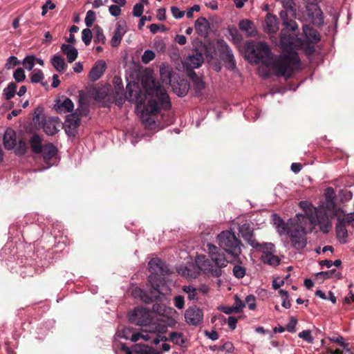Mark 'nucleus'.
Segmentation results:
<instances>
[{
  "label": "nucleus",
  "mask_w": 354,
  "mask_h": 354,
  "mask_svg": "<svg viewBox=\"0 0 354 354\" xmlns=\"http://www.w3.org/2000/svg\"><path fill=\"white\" fill-rule=\"evenodd\" d=\"M239 27L242 31L245 32L247 36H254L256 35V28L250 20H241L239 24Z\"/></svg>",
  "instance_id": "b1692460"
},
{
  "label": "nucleus",
  "mask_w": 354,
  "mask_h": 354,
  "mask_svg": "<svg viewBox=\"0 0 354 354\" xmlns=\"http://www.w3.org/2000/svg\"><path fill=\"white\" fill-rule=\"evenodd\" d=\"M195 29L201 36L205 37L208 34L209 23L205 17H200L195 21Z\"/></svg>",
  "instance_id": "412c9836"
},
{
  "label": "nucleus",
  "mask_w": 354,
  "mask_h": 354,
  "mask_svg": "<svg viewBox=\"0 0 354 354\" xmlns=\"http://www.w3.org/2000/svg\"><path fill=\"white\" fill-rule=\"evenodd\" d=\"M234 308L237 311V313H240L242 311L243 308L245 307V302L243 301L237 295L234 297V304L233 305Z\"/></svg>",
  "instance_id": "3c124183"
},
{
  "label": "nucleus",
  "mask_w": 354,
  "mask_h": 354,
  "mask_svg": "<svg viewBox=\"0 0 354 354\" xmlns=\"http://www.w3.org/2000/svg\"><path fill=\"white\" fill-rule=\"evenodd\" d=\"M245 305L248 304L250 310H254L256 308L255 297L253 295H248L245 300Z\"/></svg>",
  "instance_id": "5fc2aeb1"
},
{
  "label": "nucleus",
  "mask_w": 354,
  "mask_h": 354,
  "mask_svg": "<svg viewBox=\"0 0 354 354\" xmlns=\"http://www.w3.org/2000/svg\"><path fill=\"white\" fill-rule=\"evenodd\" d=\"M44 78V75L43 72L39 69L34 70L30 75V80L32 83L40 82L43 86H47L48 84L42 82Z\"/></svg>",
  "instance_id": "2f4dec72"
},
{
  "label": "nucleus",
  "mask_w": 354,
  "mask_h": 354,
  "mask_svg": "<svg viewBox=\"0 0 354 354\" xmlns=\"http://www.w3.org/2000/svg\"><path fill=\"white\" fill-rule=\"evenodd\" d=\"M343 221L344 223L354 227V212H351L345 215L343 218Z\"/></svg>",
  "instance_id": "680f3d73"
},
{
  "label": "nucleus",
  "mask_w": 354,
  "mask_h": 354,
  "mask_svg": "<svg viewBox=\"0 0 354 354\" xmlns=\"http://www.w3.org/2000/svg\"><path fill=\"white\" fill-rule=\"evenodd\" d=\"M17 144L16 133L10 128L7 129L3 136V145L7 149H13Z\"/></svg>",
  "instance_id": "6ab92c4d"
},
{
  "label": "nucleus",
  "mask_w": 354,
  "mask_h": 354,
  "mask_svg": "<svg viewBox=\"0 0 354 354\" xmlns=\"http://www.w3.org/2000/svg\"><path fill=\"white\" fill-rule=\"evenodd\" d=\"M62 51L66 55L68 62L71 63L74 62L77 57V50L69 44H62L61 46Z\"/></svg>",
  "instance_id": "393cba45"
},
{
  "label": "nucleus",
  "mask_w": 354,
  "mask_h": 354,
  "mask_svg": "<svg viewBox=\"0 0 354 354\" xmlns=\"http://www.w3.org/2000/svg\"><path fill=\"white\" fill-rule=\"evenodd\" d=\"M149 269L151 272V274L149 276V282L152 288L160 294H167L169 290L162 283L160 276H165L169 273L167 266L160 259L153 258L149 262Z\"/></svg>",
  "instance_id": "39448f33"
},
{
  "label": "nucleus",
  "mask_w": 354,
  "mask_h": 354,
  "mask_svg": "<svg viewBox=\"0 0 354 354\" xmlns=\"http://www.w3.org/2000/svg\"><path fill=\"white\" fill-rule=\"evenodd\" d=\"M297 323V319L292 317L290 318V322L286 326L287 330L290 333L294 332Z\"/></svg>",
  "instance_id": "69168bd1"
},
{
  "label": "nucleus",
  "mask_w": 354,
  "mask_h": 354,
  "mask_svg": "<svg viewBox=\"0 0 354 354\" xmlns=\"http://www.w3.org/2000/svg\"><path fill=\"white\" fill-rule=\"evenodd\" d=\"M61 126L62 123L58 118H48L44 120L41 128L46 134L53 136Z\"/></svg>",
  "instance_id": "2eb2a0df"
},
{
  "label": "nucleus",
  "mask_w": 354,
  "mask_h": 354,
  "mask_svg": "<svg viewBox=\"0 0 354 354\" xmlns=\"http://www.w3.org/2000/svg\"><path fill=\"white\" fill-rule=\"evenodd\" d=\"M153 313L143 308H137L129 314L131 323L139 326H147L153 319Z\"/></svg>",
  "instance_id": "6e6552de"
},
{
  "label": "nucleus",
  "mask_w": 354,
  "mask_h": 354,
  "mask_svg": "<svg viewBox=\"0 0 354 354\" xmlns=\"http://www.w3.org/2000/svg\"><path fill=\"white\" fill-rule=\"evenodd\" d=\"M315 226L318 225L319 230L324 233H328L332 229L331 219L326 210L319 209L315 214Z\"/></svg>",
  "instance_id": "9b49d317"
},
{
  "label": "nucleus",
  "mask_w": 354,
  "mask_h": 354,
  "mask_svg": "<svg viewBox=\"0 0 354 354\" xmlns=\"http://www.w3.org/2000/svg\"><path fill=\"white\" fill-rule=\"evenodd\" d=\"M142 84L151 98L147 103L139 102L136 105V112L147 128L152 129L155 125L156 117L161 109H167L171 106L169 96L165 88L152 77H147Z\"/></svg>",
  "instance_id": "f03ea898"
},
{
  "label": "nucleus",
  "mask_w": 354,
  "mask_h": 354,
  "mask_svg": "<svg viewBox=\"0 0 354 354\" xmlns=\"http://www.w3.org/2000/svg\"><path fill=\"white\" fill-rule=\"evenodd\" d=\"M178 272L183 277L195 278L196 274L192 272L190 268L187 266H180L178 268Z\"/></svg>",
  "instance_id": "49530a36"
},
{
  "label": "nucleus",
  "mask_w": 354,
  "mask_h": 354,
  "mask_svg": "<svg viewBox=\"0 0 354 354\" xmlns=\"http://www.w3.org/2000/svg\"><path fill=\"white\" fill-rule=\"evenodd\" d=\"M230 34L231 37H232V39L234 43L239 44L241 42L242 37L236 29L230 30Z\"/></svg>",
  "instance_id": "bf43d9fd"
},
{
  "label": "nucleus",
  "mask_w": 354,
  "mask_h": 354,
  "mask_svg": "<svg viewBox=\"0 0 354 354\" xmlns=\"http://www.w3.org/2000/svg\"><path fill=\"white\" fill-rule=\"evenodd\" d=\"M279 1L283 7V10L279 12L283 25L290 30H295L297 28L296 22L288 18L289 16L296 17L297 6L295 0H279Z\"/></svg>",
  "instance_id": "0eeeda50"
},
{
  "label": "nucleus",
  "mask_w": 354,
  "mask_h": 354,
  "mask_svg": "<svg viewBox=\"0 0 354 354\" xmlns=\"http://www.w3.org/2000/svg\"><path fill=\"white\" fill-rule=\"evenodd\" d=\"M284 234H288L290 237L291 245L297 250H303L307 244L306 234L296 229H290L287 227V230Z\"/></svg>",
  "instance_id": "1a4fd4ad"
},
{
  "label": "nucleus",
  "mask_w": 354,
  "mask_h": 354,
  "mask_svg": "<svg viewBox=\"0 0 354 354\" xmlns=\"http://www.w3.org/2000/svg\"><path fill=\"white\" fill-rule=\"evenodd\" d=\"M171 12L174 17L176 19H180L185 15V12L180 10L177 7H171Z\"/></svg>",
  "instance_id": "052dcab7"
},
{
  "label": "nucleus",
  "mask_w": 354,
  "mask_h": 354,
  "mask_svg": "<svg viewBox=\"0 0 354 354\" xmlns=\"http://www.w3.org/2000/svg\"><path fill=\"white\" fill-rule=\"evenodd\" d=\"M144 10V6L141 3H136L133 6V15L135 17H141Z\"/></svg>",
  "instance_id": "4d7b16f0"
},
{
  "label": "nucleus",
  "mask_w": 354,
  "mask_h": 354,
  "mask_svg": "<svg viewBox=\"0 0 354 354\" xmlns=\"http://www.w3.org/2000/svg\"><path fill=\"white\" fill-rule=\"evenodd\" d=\"M261 261L265 263L272 266H278L281 259L274 252L266 254H262L261 257Z\"/></svg>",
  "instance_id": "a878e982"
},
{
  "label": "nucleus",
  "mask_w": 354,
  "mask_h": 354,
  "mask_svg": "<svg viewBox=\"0 0 354 354\" xmlns=\"http://www.w3.org/2000/svg\"><path fill=\"white\" fill-rule=\"evenodd\" d=\"M17 85L15 83H10L3 89V95L6 100H10L14 97L16 92Z\"/></svg>",
  "instance_id": "4c0bfd02"
},
{
  "label": "nucleus",
  "mask_w": 354,
  "mask_h": 354,
  "mask_svg": "<svg viewBox=\"0 0 354 354\" xmlns=\"http://www.w3.org/2000/svg\"><path fill=\"white\" fill-rule=\"evenodd\" d=\"M280 47L284 54L274 57L265 41H251L247 43L245 53L250 62L262 64L259 68L260 75L268 77L274 74L288 78L294 71L301 68L300 59L294 50L301 48L307 55H311L315 51L314 47L309 44L284 33L281 35Z\"/></svg>",
  "instance_id": "f257e3e1"
},
{
  "label": "nucleus",
  "mask_w": 354,
  "mask_h": 354,
  "mask_svg": "<svg viewBox=\"0 0 354 354\" xmlns=\"http://www.w3.org/2000/svg\"><path fill=\"white\" fill-rule=\"evenodd\" d=\"M148 326V329L145 330V333H163L165 330V327L164 325L158 324L155 322H151L150 324L147 325ZM144 332V330L142 331Z\"/></svg>",
  "instance_id": "72a5a7b5"
},
{
  "label": "nucleus",
  "mask_w": 354,
  "mask_h": 354,
  "mask_svg": "<svg viewBox=\"0 0 354 354\" xmlns=\"http://www.w3.org/2000/svg\"><path fill=\"white\" fill-rule=\"evenodd\" d=\"M253 248L259 250L262 252V254L274 252V245L271 243H259L258 246Z\"/></svg>",
  "instance_id": "e433bc0d"
},
{
  "label": "nucleus",
  "mask_w": 354,
  "mask_h": 354,
  "mask_svg": "<svg viewBox=\"0 0 354 354\" xmlns=\"http://www.w3.org/2000/svg\"><path fill=\"white\" fill-rule=\"evenodd\" d=\"M170 340L179 346H183L185 343V340L183 337V335L180 333H171L170 334Z\"/></svg>",
  "instance_id": "58836bf2"
},
{
  "label": "nucleus",
  "mask_w": 354,
  "mask_h": 354,
  "mask_svg": "<svg viewBox=\"0 0 354 354\" xmlns=\"http://www.w3.org/2000/svg\"><path fill=\"white\" fill-rule=\"evenodd\" d=\"M82 39L86 46L90 44L92 39V32L89 28H85L82 30Z\"/></svg>",
  "instance_id": "a18cd8bd"
},
{
  "label": "nucleus",
  "mask_w": 354,
  "mask_h": 354,
  "mask_svg": "<svg viewBox=\"0 0 354 354\" xmlns=\"http://www.w3.org/2000/svg\"><path fill=\"white\" fill-rule=\"evenodd\" d=\"M55 8V5L50 0L47 1L42 6L41 15H45L48 10H53Z\"/></svg>",
  "instance_id": "13d9d810"
},
{
  "label": "nucleus",
  "mask_w": 354,
  "mask_h": 354,
  "mask_svg": "<svg viewBox=\"0 0 354 354\" xmlns=\"http://www.w3.org/2000/svg\"><path fill=\"white\" fill-rule=\"evenodd\" d=\"M126 32L125 28L122 24H118L116 27L114 35L111 40V44L113 47H117L120 45L121 40Z\"/></svg>",
  "instance_id": "5701e85b"
},
{
  "label": "nucleus",
  "mask_w": 354,
  "mask_h": 354,
  "mask_svg": "<svg viewBox=\"0 0 354 354\" xmlns=\"http://www.w3.org/2000/svg\"><path fill=\"white\" fill-rule=\"evenodd\" d=\"M95 19H96L95 12L93 10L87 11L86 17L84 19V22H85L86 26L88 28H90L93 26Z\"/></svg>",
  "instance_id": "37998d69"
},
{
  "label": "nucleus",
  "mask_w": 354,
  "mask_h": 354,
  "mask_svg": "<svg viewBox=\"0 0 354 354\" xmlns=\"http://www.w3.org/2000/svg\"><path fill=\"white\" fill-rule=\"evenodd\" d=\"M56 148L52 144H48L43 147L41 153L45 160L52 158L56 154Z\"/></svg>",
  "instance_id": "7c9ffc66"
},
{
  "label": "nucleus",
  "mask_w": 354,
  "mask_h": 354,
  "mask_svg": "<svg viewBox=\"0 0 354 354\" xmlns=\"http://www.w3.org/2000/svg\"><path fill=\"white\" fill-rule=\"evenodd\" d=\"M216 239L219 246L228 255H231L234 259H240L239 257L242 252L243 244L234 232L230 230L223 231L218 234Z\"/></svg>",
  "instance_id": "423d86ee"
},
{
  "label": "nucleus",
  "mask_w": 354,
  "mask_h": 354,
  "mask_svg": "<svg viewBox=\"0 0 354 354\" xmlns=\"http://www.w3.org/2000/svg\"><path fill=\"white\" fill-rule=\"evenodd\" d=\"M335 274L338 279L341 278L340 273H336V270L333 269L329 271L320 272L317 274V277L318 278H322L323 279H330L333 277V276Z\"/></svg>",
  "instance_id": "ea45409f"
},
{
  "label": "nucleus",
  "mask_w": 354,
  "mask_h": 354,
  "mask_svg": "<svg viewBox=\"0 0 354 354\" xmlns=\"http://www.w3.org/2000/svg\"><path fill=\"white\" fill-rule=\"evenodd\" d=\"M303 32L306 38V41H304L315 48L314 44L320 40L319 33L315 29L307 25L303 27Z\"/></svg>",
  "instance_id": "a211bd4d"
},
{
  "label": "nucleus",
  "mask_w": 354,
  "mask_h": 354,
  "mask_svg": "<svg viewBox=\"0 0 354 354\" xmlns=\"http://www.w3.org/2000/svg\"><path fill=\"white\" fill-rule=\"evenodd\" d=\"M122 6H119L118 4L116 5H111L109 8V13L113 16V17H118L121 15V8Z\"/></svg>",
  "instance_id": "864d4df0"
},
{
  "label": "nucleus",
  "mask_w": 354,
  "mask_h": 354,
  "mask_svg": "<svg viewBox=\"0 0 354 354\" xmlns=\"http://www.w3.org/2000/svg\"><path fill=\"white\" fill-rule=\"evenodd\" d=\"M272 216L274 225L280 235L286 233L287 227L308 234L311 232L315 227V216H307L302 214H297L294 218L289 219L286 223L277 214Z\"/></svg>",
  "instance_id": "20e7f679"
},
{
  "label": "nucleus",
  "mask_w": 354,
  "mask_h": 354,
  "mask_svg": "<svg viewBox=\"0 0 354 354\" xmlns=\"http://www.w3.org/2000/svg\"><path fill=\"white\" fill-rule=\"evenodd\" d=\"M174 305L178 309L183 308L185 305L184 298L182 296L176 297L174 298Z\"/></svg>",
  "instance_id": "e2e57ef3"
},
{
  "label": "nucleus",
  "mask_w": 354,
  "mask_h": 354,
  "mask_svg": "<svg viewBox=\"0 0 354 354\" xmlns=\"http://www.w3.org/2000/svg\"><path fill=\"white\" fill-rule=\"evenodd\" d=\"M30 144L32 150L35 153H41L43 147H41V138L37 134L33 135L30 140Z\"/></svg>",
  "instance_id": "c756f323"
},
{
  "label": "nucleus",
  "mask_w": 354,
  "mask_h": 354,
  "mask_svg": "<svg viewBox=\"0 0 354 354\" xmlns=\"http://www.w3.org/2000/svg\"><path fill=\"white\" fill-rule=\"evenodd\" d=\"M203 61V55L197 50H194L185 59L184 65L188 69L198 68L201 66Z\"/></svg>",
  "instance_id": "4468645a"
},
{
  "label": "nucleus",
  "mask_w": 354,
  "mask_h": 354,
  "mask_svg": "<svg viewBox=\"0 0 354 354\" xmlns=\"http://www.w3.org/2000/svg\"><path fill=\"white\" fill-rule=\"evenodd\" d=\"M301 209L304 212V215L307 216H315V214L318 211V208L315 207L310 203L304 201H301L299 204Z\"/></svg>",
  "instance_id": "bb28decb"
},
{
  "label": "nucleus",
  "mask_w": 354,
  "mask_h": 354,
  "mask_svg": "<svg viewBox=\"0 0 354 354\" xmlns=\"http://www.w3.org/2000/svg\"><path fill=\"white\" fill-rule=\"evenodd\" d=\"M337 237L341 243H345L346 242V238L348 236L347 230L344 225L339 223L336 227Z\"/></svg>",
  "instance_id": "473e14b6"
},
{
  "label": "nucleus",
  "mask_w": 354,
  "mask_h": 354,
  "mask_svg": "<svg viewBox=\"0 0 354 354\" xmlns=\"http://www.w3.org/2000/svg\"><path fill=\"white\" fill-rule=\"evenodd\" d=\"M237 321H238V319L235 317L230 316L228 317L227 324H228L229 327L232 330L235 329V328L236 326Z\"/></svg>",
  "instance_id": "774afa93"
},
{
  "label": "nucleus",
  "mask_w": 354,
  "mask_h": 354,
  "mask_svg": "<svg viewBox=\"0 0 354 354\" xmlns=\"http://www.w3.org/2000/svg\"><path fill=\"white\" fill-rule=\"evenodd\" d=\"M299 337L303 339L308 343H312L313 338L311 335V332L309 330H306L300 332L298 335Z\"/></svg>",
  "instance_id": "8fccbe9b"
},
{
  "label": "nucleus",
  "mask_w": 354,
  "mask_h": 354,
  "mask_svg": "<svg viewBox=\"0 0 354 354\" xmlns=\"http://www.w3.org/2000/svg\"><path fill=\"white\" fill-rule=\"evenodd\" d=\"M155 58V53L151 50H147L142 55V62L144 64H148Z\"/></svg>",
  "instance_id": "de8ad7c7"
},
{
  "label": "nucleus",
  "mask_w": 354,
  "mask_h": 354,
  "mask_svg": "<svg viewBox=\"0 0 354 354\" xmlns=\"http://www.w3.org/2000/svg\"><path fill=\"white\" fill-rule=\"evenodd\" d=\"M184 292L187 294L189 300H196V289L192 286H185L183 288Z\"/></svg>",
  "instance_id": "79ce46f5"
},
{
  "label": "nucleus",
  "mask_w": 354,
  "mask_h": 354,
  "mask_svg": "<svg viewBox=\"0 0 354 354\" xmlns=\"http://www.w3.org/2000/svg\"><path fill=\"white\" fill-rule=\"evenodd\" d=\"M133 351L136 353L139 354H149V351L151 348L148 347L147 346L140 344H136L133 346Z\"/></svg>",
  "instance_id": "c03bdc74"
},
{
  "label": "nucleus",
  "mask_w": 354,
  "mask_h": 354,
  "mask_svg": "<svg viewBox=\"0 0 354 354\" xmlns=\"http://www.w3.org/2000/svg\"><path fill=\"white\" fill-rule=\"evenodd\" d=\"M51 63L53 67L58 72H63L66 69V64L64 59L62 58L59 55H54L51 59Z\"/></svg>",
  "instance_id": "c85d7f7f"
},
{
  "label": "nucleus",
  "mask_w": 354,
  "mask_h": 354,
  "mask_svg": "<svg viewBox=\"0 0 354 354\" xmlns=\"http://www.w3.org/2000/svg\"><path fill=\"white\" fill-rule=\"evenodd\" d=\"M306 3V8L308 15L315 24L322 23V12L318 6L321 0H304Z\"/></svg>",
  "instance_id": "9d476101"
},
{
  "label": "nucleus",
  "mask_w": 354,
  "mask_h": 354,
  "mask_svg": "<svg viewBox=\"0 0 354 354\" xmlns=\"http://www.w3.org/2000/svg\"><path fill=\"white\" fill-rule=\"evenodd\" d=\"M223 59L225 66L229 69H234L236 66L234 55L228 45L223 46Z\"/></svg>",
  "instance_id": "aec40b11"
},
{
  "label": "nucleus",
  "mask_w": 354,
  "mask_h": 354,
  "mask_svg": "<svg viewBox=\"0 0 354 354\" xmlns=\"http://www.w3.org/2000/svg\"><path fill=\"white\" fill-rule=\"evenodd\" d=\"M36 57L33 55H28L26 56L23 61V66L24 68L28 71H31L34 66L35 62Z\"/></svg>",
  "instance_id": "a19ab883"
},
{
  "label": "nucleus",
  "mask_w": 354,
  "mask_h": 354,
  "mask_svg": "<svg viewBox=\"0 0 354 354\" xmlns=\"http://www.w3.org/2000/svg\"><path fill=\"white\" fill-rule=\"evenodd\" d=\"M106 68V64L105 62L103 60H97L89 72V79L93 82L97 81L104 74Z\"/></svg>",
  "instance_id": "dca6fc26"
},
{
  "label": "nucleus",
  "mask_w": 354,
  "mask_h": 354,
  "mask_svg": "<svg viewBox=\"0 0 354 354\" xmlns=\"http://www.w3.org/2000/svg\"><path fill=\"white\" fill-rule=\"evenodd\" d=\"M132 295L135 298H140L145 303H148L151 301V297H149L145 292L138 287L133 289Z\"/></svg>",
  "instance_id": "c9c22d12"
},
{
  "label": "nucleus",
  "mask_w": 354,
  "mask_h": 354,
  "mask_svg": "<svg viewBox=\"0 0 354 354\" xmlns=\"http://www.w3.org/2000/svg\"><path fill=\"white\" fill-rule=\"evenodd\" d=\"M218 309L227 315H230L232 313H238L237 311L234 308L233 306H221L218 308Z\"/></svg>",
  "instance_id": "0e129e2a"
},
{
  "label": "nucleus",
  "mask_w": 354,
  "mask_h": 354,
  "mask_svg": "<svg viewBox=\"0 0 354 354\" xmlns=\"http://www.w3.org/2000/svg\"><path fill=\"white\" fill-rule=\"evenodd\" d=\"M19 64V62L17 58L15 56H11L7 60V62L6 64V68L7 69H11L15 66L18 65Z\"/></svg>",
  "instance_id": "6e6d98bb"
},
{
  "label": "nucleus",
  "mask_w": 354,
  "mask_h": 354,
  "mask_svg": "<svg viewBox=\"0 0 354 354\" xmlns=\"http://www.w3.org/2000/svg\"><path fill=\"white\" fill-rule=\"evenodd\" d=\"M80 118L77 113L70 114L66 117L64 127L65 131L68 135H74L76 129L80 125Z\"/></svg>",
  "instance_id": "f3484780"
},
{
  "label": "nucleus",
  "mask_w": 354,
  "mask_h": 354,
  "mask_svg": "<svg viewBox=\"0 0 354 354\" xmlns=\"http://www.w3.org/2000/svg\"><path fill=\"white\" fill-rule=\"evenodd\" d=\"M185 318L188 324L196 326L202 322L203 313V311L196 306L190 307L186 310Z\"/></svg>",
  "instance_id": "f8f14e48"
},
{
  "label": "nucleus",
  "mask_w": 354,
  "mask_h": 354,
  "mask_svg": "<svg viewBox=\"0 0 354 354\" xmlns=\"http://www.w3.org/2000/svg\"><path fill=\"white\" fill-rule=\"evenodd\" d=\"M172 88L174 93L180 97L185 96L189 90V86L185 81H181L177 85L174 84Z\"/></svg>",
  "instance_id": "cd10ccee"
},
{
  "label": "nucleus",
  "mask_w": 354,
  "mask_h": 354,
  "mask_svg": "<svg viewBox=\"0 0 354 354\" xmlns=\"http://www.w3.org/2000/svg\"><path fill=\"white\" fill-rule=\"evenodd\" d=\"M234 275L239 279L243 278L245 274V270L240 266H235L233 268Z\"/></svg>",
  "instance_id": "603ef678"
},
{
  "label": "nucleus",
  "mask_w": 354,
  "mask_h": 354,
  "mask_svg": "<svg viewBox=\"0 0 354 354\" xmlns=\"http://www.w3.org/2000/svg\"><path fill=\"white\" fill-rule=\"evenodd\" d=\"M265 24L266 30L269 33H274L279 29L277 18L274 15H267Z\"/></svg>",
  "instance_id": "4be33fe9"
},
{
  "label": "nucleus",
  "mask_w": 354,
  "mask_h": 354,
  "mask_svg": "<svg viewBox=\"0 0 354 354\" xmlns=\"http://www.w3.org/2000/svg\"><path fill=\"white\" fill-rule=\"evenodd\" d=\"M239 232L242 238L252 247H257L259 243L254 237V230L250 223H244L239 228Z\"/></svg>",
  "instance_id": "ddd939ff"
},
{
  "label": "nucleus",
  "mask_w": 354,
  "mask_h": 354,
  "mask_svg": "<svg viewBox=\"0 0 354 354\" xmlns=\"http://www.w3.org/2000/svg\"><path fill=\"white\" fill-rule=\"evenodd\" d=\"M13 77L17 82H23L26 78V75H25L24 69L21 68H17L14 72Z\"/></svg>",
  "instance_id": "09e8293b"
},
{
  "label": "nucleus",
  "mask_w": 354,
  "mask_h": 354,
  "mask_svg": "<svg viewBox=\"0 0 354 354\" xmlns=\"http://www.w3.org/2000/svg\"><path fill=\"white\" fill-rule=\"evenodd\" d=\"M207 247L210 260L204 255L197 256L196 259V266L205 274L218 277L222 274L223 268L226 267L229 263H235L240 260L234 259L231 255L227 257L225 251H222L221 248L213 244L208 243Z\"/></svg>",
  "instance_id": "7ed1b4c3"
},
{
  "label": "nucleus",
  "mask_w": 354,
  "mask_h": 354,
  "mask_svg": "<svg viewBox=\"0 0 354 354\" xmlns=\"http://www.w3.org/2000/svg\"><path fill=\"white\" fill-rule=\"evenodd\" d=\"M160 73L162 77H166V78H170V72L169 69L167 66L162 65L160 66Z\"/></svg>",
  "instance_id": "338daca9"
},
{
  "label": "nucleus",
  "mask_w": 354,
  "mask_h": 354,
  "mask_svg": "<svg viewBox=\"0 0 354 354\" xmlns=\"http://www.w3.org/2000/svg\"><path fill=\"white\" fill-rule=\"evenodd\" d=\"M73 102L69 98H66L58 106V109L60 113L71 112L73 110Z\"/></svg>",
  "instance_id": "f704fd0d"
}]
</instances>
